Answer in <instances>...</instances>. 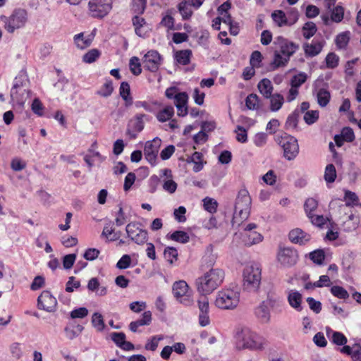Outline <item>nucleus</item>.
Wrapping results in <instances>:
<instances>
[{"mask_svg":"<svg viewBox=\"0 0 361 361\" xmlns=\"http://www.w3.org/2000/svg\"><path fill=\"white\" fill-rule=\"evenodd\" d=\"M92 326L97 329L99 331H102L105 328V324L102 314L99 312H94L92 317Z\"/></svg>","mask_w":361,"mask_h":361,"instance_id":"42","label":"nucleus"},{"mask_svg":"<svg viewBox=\"0 0 361 361\" xmlns=\"http://www.w3.org/2000/svg\"><path fill=\"white\" fill-rule=\"evenodd\" d=\"M304 121L308 125L313 124L315 123L319 118V111H307L304 115Z\"/></svg>","mask_w":361,"mask_h":361,"instance_id":"58","label":"nucleus"},{"mask_svg":"<svg viewBox=\"0 0 361 361\" xmlns=\"http://www.w3.org/2000/svg\"><path fill=\"white\" fill-rule=\"evenodd\" d=\"M111 340L118 346H122V343L126 340V334L123 332H113L110 334Z\"/></svg>","mask_w":361,"mask_h":361,"instance_id":"62","label":"nucleus"},{"mask_svg":"<svg viewBox=\"0 0 361 361\" xmlns=\"http://www.w3.org/2000/svg\"><path fill=\"white\" fill-rule=\"evenodd\" d=\"M76 259L75 254L66 255L63 258V266L66 269H70L74 264Z\"/></svg>","mask_w":361,"mask_h":361,"instance_id":"64","label":"nucleus"},{"mask_svg":"<svg viewBox=\"0 0 361 361\" xmlns=\"http://www.w3.org/2000/svg\"><path fill=\"white\" fill-rule=\"evenodd\" d=\"M350 32L346 31L338 34L336 36L335 42L338 49H345L350 40Z\"/></svg>","mask_w":361,"mask_h":361,"instance_id":"36","label":"nucleus"},{"mask_svg":"<svg viewBox=\"0 0 361 361\" xmlns=\"http://www.w3.org/2000/svg\"><path fill=\"white\" fill-rule=\"evenodd\" d=\"M317 98L318 104L321 107H325L330 101L331 94L326 89L321 88L317 92Z\"/></svg>","mask_w":361,"mask_h":361,"instance_id":"34","label":"nucleus"},{"mask_svg":"<svg viewBox=\"0 0 361 361\" xmlns=\"http://www.w3.org/2000/svg\"><path fill=\"white\" fill-rule=\"evenodd\" d=\"M236 348L239 350H262L267 346L266 339L247 327L238 328L235 335Z\"/></svg>","mask_w":361,"mask_h":361,"instance_id":"1","label":"nucleus"},{"mask_svg":"<svg viewBox=\"0 0 361 361\" xmlns=\"http://www.w3.org/2000/svg\"><path fill=\"white\" fill-rule=\"evenodd\" d=\"M341 135L345 142H353L355 138L353 130L350 127H344L341 130Z\"/></svg>","mask_w":361,"mask_h":361,"instance_id":"61","label":"nucleus"},{"mask_svg":"<svg viewBox=\"0 0 361 361\" xmlns=\"http://www.w3.org/2000/svg\"><path fill=\"white\" fill-rule=\"evenodd\" d=\"M203 202L205 210L211 214L216 212L218 203L214 199L207 197L203 200Z\"/></svg>","mask_w":361,"mask_h":361,"instance_id":"50","label":"nucleus"},{"mask_svg":"<svg viewBox=\"0 0 361 361\" xmlns=\"http://www.w3.org/2000/svg\"><path fill=\"white\" fill-rule=\"evenodd\" d=\"M289 59L288 57L282 55L278 50H275L274 53V59L269 64L271 71L276 70L280 67H284L287 65Z\"/></svg>","mask_w":361,"mask_h":361,"instance_id":"23","label":"nucleus"},{"mask_svg":"<svg viewBox=\"0 0 361 361\" xmlns=\"http://www.w3.org/2000/svg\"><path fill=\"white\" fill-rule=\"evenodd\" d=\"M306 300L310 310H312L314 313L319 314L321 312L322 303L319 301L316 300L312 297L307 298Z\"/></svg>","mask_w":361,"mask_h":361,"instance_id":"63","label":"nucleus"},{"mask_svg":"<svg viewBox=\"0 0 361 361\" xmlns=\"http://www.w3.org/2000/svg\"><path fill=\"white\" fill-rule=\"evenodd\" d=\"M240 293L233 289L219 291L215 300V305L222 310H233L239 304Z\"/></svg>","mask_w":361,"mask_h":361,"instance_id":"5","label":"nucleus"},{"mask_svg":"<svg viewBox=\"0 0 361 361\" xmlns=\"http://www.w3.org/2000/svg\"><path fill=\"white\" fill-rule=\"evenodd\" d=\"M287 300L290 306L298 312L302 310V296L298 290H290L288 293Z\"/></svg>","mask_w":361,"mask_h":361,"instance_id":"19","label":"nucleus"},{"mask_svg":"<svg viewBox=\"0 0 361 361\" xmlns=\"http://www.w3.org/2000/svg\"><path fill=\"white\" fill-rule=\"evenodd\" d=\"M119 94L122 99L125 101V105L128 107L133 104V100L130 95V85L127 82H122L119 88Z\"/></svg>","mask_w":361,"mask_h":361,"instance_id":"24","label":"nucleus"},{"mask_svg":"<svg viewBox=\"0 0 361 361\" xmlns=\"http://www.w3.org/2000/svg\"><path fill=\"white\" fill-rule=\"evenodd\" d=\"M192 51L190 49H184L178 51L175 54V58L178 63L182 65H188L190 62Z\"/></svg>","mask_w":361,"mask_h":361,"instance_id":"32","label":"nucleus"},{"mask_svg":"<svg viewBox=\"0 0 361 361\" xmlns=\"http://www.w3.org/2000/svg\"><path fill=\"white\" fill-rule=\"evenodd\" d=\"M57 305L56 299L49 290H44L37 298V307L49 312H54Z\"/></svg>","mask_w":361,"mask_h":361,"instance_id":"13","label":"nucleus"},{"mask_svg":"<svg viewBox=\"0 0 361 361\" xmlns=\"http://www.w3.org/2000/svg\"><path fill=\"white\" fill-rule=\"evenodd\" d=\"M188 96L185 92L177 93L176 95L175 105L177 108L178 116H185L188 114Z\"/></svg>","mask_w":361,"mask_h":361,"instance_id":"16","label":"nucleus"},{"mask_svg":"<svg viewBox=\"0 0 361 361\" xmlns=\"http://www.w3.org/2000/svg\"><path fill=\"white\" fill-rule=\"evenodd\" d=\"M161 60L162 58L157 51L150 50L145 54L142 63L145 68L154 73L159 70Z\"/></svg>","mask_w":361,"mask_h":361,"instance_id":"11","label":"nucleus"},{"mask_svg":"<svg viewBox=\"0 0 361 361\" xmlns=\"http://www.w3.org/2000/svg\"><path fill=\"white\" fill-rule=\"evenodd\" d=\"M307 76L305 73L301 72L293 76L290 80V85L293 87L299 88L307 80Z\"/></svg>","mask_w":361,"mask_h":361,"instance_id":"44","label":"nucleus"},{"mask_svg":"<svg viewBox=\"0 0 361 361\" xmlns=\"http://www.w3.org/2000/svg\"><path fill=\"white\" fill-rule=\"evenodd\" d=\"M188 288L189 287L185 281H176L172 288L174 297L179 299L186 296Z\"/></svg>","mask_w":361,"mask_h":361,"instance_id":"25","label":"nucleus"},{"mask_svg":"<svg viewBox=\"0 0 361 361\" xmlns=\"http://www.w3.org/2000/svg\"><path fill=\"white\" fill-rule=\"evenodd\" d=\"M114 90L113 83L111 80H107L102 87L98 90L97 94L103 97H109Z\"/></svg>","mask_w":361,"mask_h":361,"instance_id":"49","label":"nucleus"},{"mask_svg":"<svg viewBox=\"0 0 361 361\" xmlns=\"http://www.w3.org/2000/svg\"><path fill=\"white\" fill-rule=\"evenodd\" d=\"M198 307L200 310L199 323L202 326H206L209 324L210 319L209 317V301L206 297H202L198 300Z\"/></svg>","mask_w":361,"mask_h":361,"instance_id":"15","label":"nucleus"},{"mask_svg":"<svg viewBox=\"0 0 361 361\" xmlns=\"http://www.w3.org/2000/svg\"><path fill=\"white\" fill-rule=\"evenodd\" d=\"M173 107L172 106H166L157 114V118L159 121L163 123L170 120L173 117Z\"/></svg>","mask_w":361,"mask_h":361,"instance_id":"35","label":"nucleus"},{"mask_svg":"<svg viewBox=\"0 0 361 361\" xmlns=\"http://www.w3.org/2000/svg\"><path fill=\"white\" fill-rule=\"evenodd\" d=\"M202 157L203 155L202 153L195 152L192 156L188 157L186 161L187 163H193V171L195 172H199L203 168Z\"/></svg>","mask_w":361,"mask_h":361,"instance_id":"29","label":"nucleus"},{"mask_svg":"<svg viewBox=\"0 0 361 361\" xmlns=\"http://www.w3.org/2000/svg\"><path fill=\"white\" fill-rule=\"evenodd\" d=\"M0 19L4 23L5 30L13 33L16 30L25 26L27 21V13L25 9L18 8L10 16H1Z\"/></svg>","mask_w":361,"mask_h":361,"instance_id":"4","label":"nucleus"},{"mask_svg":"<svg viewBox=\"0 0 361 361\" xmlns=\"http://www.w3.org/2000/svg\"><path fill=\"white\" fill-rule=\"evenodd\" d=\"M255 314L262 323H268L270 320L269 309L264 302L261 303L255 309Z\"/></svg>","mask_w":361,"mask_h":361,"instance_id":"28","label":"nucleus"},{"mask_svg":"<svg viewBox=\"0 0 361 361\" xmlns=\"http://www.w3.org/2000/svg\"><path fill=\"white\" fill-rule=\"evenodd\" d=\"M302 47L305 54L307 57H314L322 51L324 47V42L313 40L311 43H304Z\"/></svg>","mask_w":361,"mask_h":361,"instance_id":"17","label":"nucleus"},{"mask_svg":"<svg viewBox=\"0 0 361 361\" xmlns=\"http://www.w3.org/2000/svg\"><path fill=\"white\" fill-rule=\"evenodd\" d=\"M161 140L158 137L145 143L144 148L145 157L147 161L154 166L156 164L157 154L161 146Z\"/></svg>","mask_w":361,"mask_h":361,"instance_id":"14","label":"nucleus"},{"mask_svg":"<svg viewBox=\"0 0 361 361\" xmlns=\"http://www.w3.org/2000/svg\"><path fill=\"white\" fill-rule=\"evenodd\" d=\"M88 7L92 17L102 18L111 10L112 0H90Z\"/></svg>","mask_w":361,"mask_h":361,"instance_id":"7","label":"nucleus"},{"mask_svg":"<svg viewBox=\"0 0 361 361\" xmlns=\"http://www.w3.org/2000/svg\"><path fill=\"white\" fill-rule=\"evenodd\" d=\"M338 56L333 52H331L327 54L326 57V64L327 68H334L338 66Z\"/></svg>","mask_w":361,"mask_h":361,"instance_id":"57","label":"nucleus"},{"mask_svg":"<svg viewBox=\"0 0 361 361\" xmlns=\"http://www.w3.org/2000/svg\"><path fill=\"white\" fill-rule=\"evenodd\" d=\"M331 340L338 345H344L347 343V338L343 334L338 331H332Z\"/></svg>","mask_w":361,"mask_h":361,"instance_id":"55","label":"nucleus"},{"mask_svg":"<svg viewBox=\"0 0 361 361\" xmlns=\"http://www.w3.org/2000/svg\"><path fill=\"white\" fill-rule=\"evenodd\" d=\"M192 5L189 1H183L178 5V9L183 20H188L192 15Z\"/></svg>","mask_w":361,"mask_h":361,"instance_id":"30","label":"nucleus"},{"mask_svg":"<svg viewBox=\"0 0 361 361\" xmlns=\"http://www.w3.org/2000/svg\"><path fill=\"white\" fill-rule=\"evenodd\" d=\"M26 90H23L21 85L16 82L11 90V99L12 102H16L17 104H23L25 101L24 93Z\"/></svg>","mask_w":361,"mask_h":361,"instance_id":"22","label":"nucleus"},{"mask_svg":"<svg viewBox=\"0 0 361 361\" xmlns=\"http://www.w3.org/2000/svg\"><path fill=\"white\" fill-rule=\"evenodd\" d=\"M263 239L262 235L256 231L249 232L244 240L245 245L251 246L260 243Z\"/></svg>","mask_w":361,"mask_h":361,"instance_id":"40","label":"nucleus"},{"mask_svg":"<svg viewBox=\"0 0 361 361\" xmlns=\"http://www.w3.org/2000/svg\"><path fill=\"white\" fill-rule=\"evenodd\" d=\"M331 294L339 299L345 300L349 298V293L348 291L340 286H334L331 288Z\"/></svg>","mask_w":361,"mask_h":361,"instance_id":"43","label":"nucleus"},{"mask_svg":"<svg viewBox=\"0 0 361 361\" xmlns=\"http://www.w3.org/2000/svg\"><path fill=\"white\" fill-rule=\"evenodd\" d=\"M129 66L130 71L135 75H139L142 72L140 60L137 56H133L130 59Z\"/></svg>","mask_w":361,"mask_h":361,"instance_id":"47","label":"nucleus"},{"mask_svg":"<svg viewBox=\"0 0 361 361\" xmlns=\"http://www.w3.org/2000/svg\"><path fill=\"white\" fill-rule=\"evenodd\" d=\"M74 41L77 47L80 49H84L89 47L91 44L90 40L83 39V33H80L74 37Z\"/></svg>","mask_w":361,"mask_h":361,"instance_id":"60","label":"nucleus"},{"mask_svg":"<svg viewBox=\"0 0 361 361\" xmlns=\"http://www.w3.org/2000/svg\"><path fill=\"white\" fill-rule=\"evenodd\" d=\"M270 99V110L271 111H279L283 102H284V98L283 95L279 93H276L271 95Z\"/></svg>","mask_w":361,"mask_h":361,"instance_id":"33","label":"nucleus"},{"mask_svg":"<svg viewBox=\"0 0 361 361\" xmlns=\"http://www.w3.org/2000/svg\"><path fill=\"white\" fill-rule=\"evenodd\" d=\"M279 262L283 267H290L295 265L298 259L296 250L292 247L281 248L277 255Z\"/></svg>","mask_w":361,"mask_h":361,"instance_id":"10","label":"nucleus"},{"mask_svg":"<svg viewBox=\"0 0 361 361\" xmlns=\"http://www.w3.org/2000/svg\"><path fill=\"white\" fill-rule=\"evenodd\" d=\"M224 271L219 268H211L203 276L195 281L197 291L202 295H207L216 290L224 281Z\"/></svg>","mask_w":361,"mask_h":361,"instance_id":"2","label":"nucleus"},{"mask_svg":"<svg viewBox=\"0 0 361 361\" xmlns=\"http://www.w3.org/2000/svg\"><path fill=\"white\" fill-rule=\"evenodd\" d=\"M283 149V155L288 160L294 159L298 154L299 146L295 137L285 134L279 141Z\"/></svg>","mask_w":361,"mask_h":361,"instance_id":"8","label":"nucleus"},{"mask_svg":"<svg viewBox=\"0 0 361 361\" xmlns=\"http://www.w3.org/2000/svg\"><path fill=\"white\" fill-rule=\"evenodd\" d=\"M344 9L341 6H337L332 10L331 19L336 23L341 22L343 18Z\"/></svg>","mask_w":361,"mask_h":361,"instance_id":"59","label":"nucleus"},{"mask_svg":"<svg viewBox=\"0 0 361 361\" xmlns=\"http://www.w3.org/2000/svg\"><path fill=\"white\" fill-rule=\"evenodd\" d=\"M165 259L170 263L172 264L174 260L177 259L178 251L175 247H168L164 252Z\"/></svg>","mask_w":361,"mask_h":361,"instance_id":"52","label":"nucleus"},{"mask_svg":"<svg viewBox=\"0 0 361 361\" xmlns=\"http://www.w3.org/2000/svg\"><path fill=\"white\" fill-rule=\"evenodd\" d=\"M261 282V269L256 264L246 266L243 271V286L248 291H256Z\"/></svg>","mask_w":361,"mask_h":361,"instance_id":"6","label":"nucleus"},{"mask_svg":"<svg viewBox=\"0 0 361 361\" xmlns=\"http://www.w3.org/2000/svg\"><path fill=\"white\" fill-rule=\"evenodd\" d=\"M251 206V198L248 191L246 190H240L236 197L234 214L233 221L238 223L237 219L245 220L248 218Z\"/></svg>","mask_w":361,"mask_h":361,"instance_id":"3","label":"nucleus"},{"mask_svg":"<svg viewBox=\"0 0 361 361\" xmlns=\"http://www.w3.org/2000/svg\"><path fill=\"white\" fill-rule=\"evenodd\" d=\"M147 115L143 114L135 115L134 123L133 126V130L137 132H141L144 128L143 118H147Z\"/></svg>","mask_w":361,"mask_h":361,"instance_id":"54","label":"nucleus"},{"mask_svg":"<svg viewBox=\"0 0 361 361\" xmlns=\"http://www.w3.org/2000/svg\"><path fill=\"white\" fill-rule=\"evenodd\" d=\"M147 0H133L132 11L136 15L142 14L145 10Z\"/></svg>","mask_w":361,"mask_h":361,"instance_id":"48","label":"nucleus"},{"mask_svg":"<svg viewBox=\"0 0 361 361\" xmlns=\"http://www.w3.org/2000/svg\"><path fill=\"white\" fill-rule=\"evenodd\" d=\"M360 225V217L352 212L342 222V227L344 231L352 232L355 231Z\"/></svg>","mask_w":361,"mask_h":361,"instance_id":"20","label":"nucleus"},{"mask_svg":"<svg viewBox=\"0 0 361 361\" xmlns=\"http://www.w3.org/2000/svg\"><path fill=\"white\" fill-rule=\"evenodd\" d=\"M259 92L265 97L269 98L272 94L273 85L270 80L264 78L257 85Z\"/></svg>","mask_w":361,"mask_h":361,"instance_id":"27","label":"nucleus"},{"mask_svg":"<svg viewBox=\"0 0 361 361\" xmlns=\"http://www.w3.org/2000/svg\"><path fill=\"white\" fill-rule=\"evenodd\" d=\"M152 322V313L150 311H145L142 317L136 321L131 322L129 324V329L132 332H137L138 327L149 325Z\"/></svg>","mask_w":361,"mask_h":361,"instance_id":"21","label":"nucleus"},{"mask_svg":"<svg viewBox=\"0 0 361 361\" xmlns=\"http://www.w3.org/2000/svg\"><path fill=\"white\" fill-rule=\"evenodd\" d=\"M336 178V171L334 164H330L326 166L324 179L327 183L334 182Z\"/></svg>","mask_w":361,"mask_h":361,"instance_id":"45","label":"nucleus"},{"mask_svg":"<svg viewBox=\"0 0 361 361\" xmlns=\"http://www.w3.org/2000/svg\"><path fill=\"white\" fill-rule=\"evenodd\" d=\"M317 206L318 202L315 199L311 197L306 200L304 207L307 216L312 214V212L317 208Z\"/></svg>","mask_w":361,"mask_h":361,"instance_id":"56","label":"nucleus"},{"mask_svg":"<svg viewBox=\"0 0 361 361\" xmlns=\"http://www.w3.org/2000/svg\"><path fill=\"white\" fill-rule=\"evenodd\" d=\"M310 259L318 265H322L325 259V254L322 250H316L310 253Z\"/></svg>","mask_w":361,"mask_h":361,"instance_id":"46","label":"nucleus"},{"mask_svg":"<svg viewBox=\"0 0 361 361\" xmlns=\"http://www.w3.org/2000/svg\"><path fill=\"white\" fill-rule=\"evenodd\" d=\"M300 116V115L299 109H295V111L291 114H290L287 118V120L285 123L286 129H295L298 126Z\"/></svg>","mask_w":361,"mask_h":361,"instance_id":"31","label":"nucleus"},{"mask_svg":"<svg viewBox=\"0 0 361 361\" xmlns=\"http://www.w3.org/2000/svg\"><path fill=\"white\" fill-rule=\"evenodd\" d=\"M100 52L96 49H93L87 52L82 57L84 62L91 63L94 62L99 58Z\"/></svg>","mask_w":361,"mask_h":361,"instance_id":"53","label":"nucleus"},{"mask_svg":"<svg viewBox=\"0 0 361 361\" xmlns=\"http://www.w3.org/2000/svg\"><path fill=\"white\" fill-rule=\"evenodd\" d=\"M245 105L248 109H257L259 106V98L256 94H250L245 99Z\"/></svg>","mask_w":361,"mask_h":361,"instance_id":"41","label":"nucleus"},{"mask_svg":"<svg viewBox=\"0 0 361 361\" xmlns=\"http://www.w3.org/2000/svg\"><path fill=\"white\" fill-rule=\"evenodd\" d=\"M126 231L128 237L138 245L144 244L147 240V232L140 228V224L133 221L127 224Z\"/></svg>","mask_w":361,"mask_h":361,"instance_id":"9","label":"nucleus"},{"mask_svg":"<svg viewBox=\"0 0 361 361\" xmlns=\"http://www.w3.org/2000/svg\"><path fill=\"white\" fill-rule=\"evenodd\" d=\"M169 238L171 240L180 243H186L190 240V236L188 233L183 231H176L171 233Z\"/></svg>","mask_w":361,"mask_h":361,"instance_id":"37","label":"nucleus"},{"mask_svg":"<svg viewBox=\"0 0 361 361\" xmlns=\"http://www.w3.org/2000/svg\"><path fill=\"white\" fill-rule=\"evenodd\" d=\"M83 326L82 325L78 324L74 329H71L69 327H66L64 331L66 335V337L71 340L77 337L83 330Z\"/></svg>","mask_w":361,"mask_h":361,"instance_id":"51","label":"nucleus"},{"mask_svg":"<svg viewBox=\"0 0 361 361\" xmlns=\"http://www.w3.org/2000/svg\"><path fill=\"white\" fill-rule=\"evenodd\" d=\"M344 200L345 203L339 206L340 210L345 211L346 209L349 208L351 206L358 204L357 195L355 192L349 190L345 191Z\"/></svg>","mask_w":361,"mask_h":361,"instance_id":"26","label":"nucleus"},{"mask_svg":"<svg viewBox=\"0 0 361 361\" xmlns=\"http://www.w3.org/2000/svg\"><path fill=\"white\" fill-rule=\"evenodd\" d=\"M271 17H272L274 21L279 27H282L283 25H288L287 18L286 16L285 13L283 11H281V10L274 11L271 14Z\"/></svg>","mask_w":361,"mask_h":361,"instance_id":"38","label":"nucleus"},{"mask_svg":"<svg viewBox=\"0 0 361 361\" xmlns=\"http://www.w3.org/2000/svg\"><path fill=\"white\" fill-rule=\"evenodd\" d=\"M274 44L278 46L279 49L278 51L282 54V55L288 57L289 60L290 56L299 49L298 44L290 42L283 37H278Z\"/></svg>","mask_w":361,"mask_h":361,"instance_id":"12","label":"nucleus"},{"mask_svg":"<svg viewBox=\"0 0 361 361\" xmlns=\"http://www.w3.org/2000/svg\"><path fill=\"white\" fill-rule=\"evenodd\" d=\"M317 30V26L313 22H307L304 24L302 27V31H303V37L309 39L312 36L314 35Z\"/></svg>","mask_w":361,"mask_h":361,"instance_id":"39","label":"nucleus"},{"mask_svg":"<svg viewBox=\"0 0 361 361\" xmlns=\"http://www.w3.org/2000/svg\"><path fill=\"white\" fill-rule=\"evenodd\" d=\"M288 237L292 243L300 245H305L310 240V235L300 228H295L290 231Z\"/></svg>","mask_w":361,"mask_h":361,"instance_id":"18","label":"nucleus"}]
</instances>
